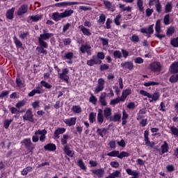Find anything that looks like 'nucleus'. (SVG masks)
Listing matches in <instances>:
<instances>
[{
  "instance_id": "f257e3e1",
  "label": "nucleus",
  "mask_w": 178,
  "mask_h": 178,
  "mask_svg": "<svg viewBox=\"0 0 178 178\" xmlns=\"http://www.w3.org/2000/svg\"><path fill=\"white\" fill-rule=\"evenodd\" d=\"M47 29L42 30V34L40 35L38 38V44L39 46L37 47L36 51H38V55L43 54V55H48V51L45 49L48 48V43L45 41H48L49 38L54 37V33H47Z\"/></svg>"
},
{
  "instance_id": "f03ea898",
  "label": "nucleus",
  "mask_w": 178,
  "mask_h": 178,
  "mask_svg": "<svg viewBox=\"0 0 178 178\" xmlns=\"http://www.w3.org/2000/svg\"><path fill=\"white\" fill-rule=\"evenodd\" d=\"M105 59V54L104 52H98L97 55H93L90 60H87L88 66H94L95 65H101L102 60Z\"/></svg>"
},
{
  "instance_id": "7ed1b4c3",
  "label": "nucleus",
  "mask_w": 178,
  "mask_h": 178,
  "mask_svg": "<svg viewBox=\"0 0 178 178\" xmlns=\"http://www.w3.org/2000/svg\"><path fill=\"white\" fill-rule=\"evenodd\" d=\"M105 88V80L103 78H99L97 81V86H96L94 92L95 94H99L101 91H104Z\"/></svg>"
},
{
  "instance_id": "20e7f679",
  "label": "nucleus",
  "mask_w": 178,
  "mask_h": 178,
  "mask_svg": "<svg viewBox=\"0 0 178 178\" xmlns=\"http://www.w3.org/2000/svg\"><path fill=\"white\" fill-rule=\"evenodd\" d=\"M105 88V80L103 78H99L97 81V86H96L94 92L95 94H99L101 91H104Z\"/></svg>"
},
{
  "instance_id": "39448f33",
  "label": "nucleus",
  "mask_w": 178,
  "mask_h": 178,
  "mask_svg": "<svg viewBox=\"0 0 178 178\" xmlns=\"http://www.w3.org/2000/svg\"><path fill=\"white\" fill-rule=\"evenodd\" d=\"M23 144L29 151V154H33V151H34V145H33V143H31V138H25L23 140Z\"/></svg>"
},
{
  "instance_id": "423d86ee",
  "label": "nucleus",
  "mask_w": 178,
  "mask_h": 178,
  "mask_svg": "<svg viewBox=\"0 0 178 178\" xmlns=\"http://www.w3.org/2000/svg\"><path fill=\"white\" fill-rule=\"evenodd\" d=\"M24 122H30L31 123H34V115H33V111L28 109L26 113L23 116Z\"/></svg>"
},
{
  "instance_id": "0eeeda50",
  "label": "nucleus",
  "mask_w": 178,
  "mask_h": 178,
  "mask_svg": "<svg viewBox=\"0 0 178 178\" xmlns=\"http://www.w3.org/2000/svg\"><path fill=\"white\" fill-rule=\"evenodd\" d=\"M149 131L145 130L144 131V140H145V145H147V147H149L150 148H154V147H155V143L151 142V140H149Z\"/></svg>"
},
{
  "instance_id": "6e6552de",
  "label": "nucleus",
  "mask_w": 178,
  "mask_h": 178,
  "mask_svg": "<svg viewBox=\"0 0 178 178\" xmlns=\"http://www.w3.org/2000/svg\"><path fill=\"white\" fill-rule=\"evenodd\" d=\"M150 70L154 73H159L162 70V65L159 62H153L149 65Z\"/></svg>"
},
{
  "instance_id": "1a4fd4ad",
  "label": "nucleus",
  "mask_w": 178,
  "mask_h": 178,
  "mask_svg": "<svg viewBox=\"0 0 178 178\" xmlns=\"http://www.w3.org/2000/svg\"><path fill=\"white\" fill-rule=\"evenodd\" d=\"M140 31L142 33V34H147L148 38H149L151 35L154 34V24L152 25H149L148 28H141L140 29Z\"/></svg>"
},
{
  "instance_id": "9d476101",
  "label": "nucleus",
  "mask_w": 178,
  "mask_h": 178,
  "mask_svg": "<svg viewBox=\"0 0 178 178\" xmlns=\"http://www.w3.org/2000/svg\"><path fill=\"white\" fill-rule=\"evenodd\" d=\"M121 67L132 72V70H134V63L133 61H124L121 63Z\"/></svg>"
},
{
  "instance_id": "9b49d317",
  "label": "nucleus",
  "mask_w": 178,
  "mask_h": 178,
  "mask_svg": "<svg viewBox=\"0 0 178 178\" xmlns=\"http://www.w3.org/2000/svg\"><path fill=\"white\" fill-rule=\"evenodd\" d=\"M63 72L59 74V79H60V80H63V81H65V83H69V76H67V74H69V70L67 68H64L63 69Z\"/></svg>"
},
{
  "instance_id": "f8f14e48",
  "label": "nucleus",
  "mask_w": 178,
  "mask_h": 178,
  "mask_svg": "<svg viewBox=\"0 0 178 178\" xmlns=\"http://www.w3.org/2000/svg\"><path fill=\"white\" fill-rule=\"evenodd\" d=\"M91 172L95 176H97L98 178L104 177V175H105V170L104 168H97L95 170H92Z\"/></svg>"
},
{
  "instance_id": "ddd939ff",
  "label": "nucleus",
  "mask_w": 178,
  "mask_h": 178,
  "mask_svg": "<svg viewBox=\"0 0 178 178\" xmlns=\"http://www.w3.org/2000/svg\"><path fill=\"white\" fill-rule=\"evenodd\" d=\"M63 122L66 124V126L72 127V126H74L76 124V122H77V118L76 117H72L71 118H67L63 120Z\"/></svg>"
},
{
  "instance_id": "4468645a",
  "label": "nucleus",
  "mask_w": 178,
  "mask_h": 178,
  "mask_svg": "<svg viewBox=\"0 0 178 178\" xmlns=\"http://www.w3.org/2000/svg\"><path fill=\"white\" fill-rule=\"evenodd\" d=\"M63 152L65 155L70 156V158H73L74 156V151L70 150L69 145H65L63 147Z\"/></svg>"
},
{
  "instance_id": "2eb2a0df",
  "label": "nucleus",
  "mask_w": 178,
  "mask_h": 178,
  "mask_svg": "<svg viewBox=\"0 0 178 178\" xmlns=\"http://www.w3.org/2000/svg\"><path fill=\"white\" fill-rule=\"evenodd\" d=\"M27 10H29V5L23 4L20 6L17 11L18 16H23V15L27 13Z\"/></svg>"
},
{
  "instance_id": "dca6fc26",
  "label": "nucleus",
  "mask_w": 178,
  "mask_h": 178,
  "mask_svg": "<svg viewBox=\"0 0 178 178\" xmlns=\"http://www.w3.org/2000/svg\"><path fill=\"white\" fill-rule=\"evenodd\" d=\"M104 116L106 120H111V118H112V108L109 107H106L104 110Z\"/></svg>"
},
{
  "instance_id": "f3484780",
  "label": "nucleus",
  "mask_w": 178,
  "mask_h": 178,
  "mask_svg": "<svg viewBox=\"0 0 178 178\" xmlns=\"http://www.w3.org/2000/svg\"><path fill=\"white\" fill-rule=\"evenodd\" d=\"M47 130H38L35 132V136H40V141H45V136H47Z\"/></svg>"
},
{
  "instance_id": "a211bd4d",
  "label": "nucleus",
  "mask_w": 178,
  "mask_h": 178,
  "mask_svg": "<svg viewBox=\"0 0 178 178\" xmlns=\"http://www.w3.org/2000/svg\"><path fill=\"white\" fill-rule=\"evenodd\" d=\"M16 8L15 7H13L11 9H9L7 10L6 13V19L8 20H13V17H15V10Z\"/></svg>"
},
{
  "instance_id": "6ab92c4d",
  "label": "nucleus",
  "mask_w": 178,
  "mask_h": 178,
  "mask_svg": "<svg viewBox=\"0 0 178 178\" xmlns=\"http://www.w3.org/2000/svg\"><path fill=\"white\" fill-rule=\"evenodd\" d=\"M66 131V129L63 128V127H58L57 128L54 134V138H59V136H60V134H63V133H65Z\"/></svg>"
},
{
  "instance_id": "aec40b11",
  "label": "nucleus",
  "mask_w": 178,
  "mask_h": 178,
  "mask_svg": "<svg viewBox=\"0 0 178 178\" xmlns=\"http://www.w3.org/2000/svg\"><path fill=\"white\" fill-rule=\"evenodd\" d=\"M161 153L160 155H163V154H166V152H169V143L168 142L164 141L163 144L161 146Z\"/></svg>"
},
{
  "instance_id": "412c9836",
  "label": "nucleus",
  "mask_w": 178,
  "mask_h": 178,
  "mask_svg": "<svg viewBox=\"0 0 178 178\" xmlns=\"http://www.w3.org/2000/svg\"><path fill=\"white\" fill-rule=\"evenodd\" d=\"M106 92H103L101 94V96L99 98V102H100L102 106H106L108 102H106Z\"/></svg>"
},
{
  "instance_id": "4be33fe9",
  "label": "nucleus",
  "mask_w": 178,
  "mask_h": 178,
  "mask_svg": "<svg viewBox=\"0 0 178 178\" xmlns=\"http://www.w3.org/2000/svg\"><path fill=\"white\" fill-rule=\"evenodd\" d=\"M45 151L54 152L56 151V145L54 143H48L44 146Z\"/></svg>"
},
{
  "instance_id": "5701e85b",
  "label": "nucleus",
  "mask_w": 178,
  "mask_h": 178,
  "mask_svg": "<svg viewBox=\"0 0 178 178\" xmlns=\"http://www.w3.org/2000/svg\"><path fill=\"white\" fill-rule=\"evenodd\" d=\"M104 111L102 109L99 108L98 110V113H97V122L99 124H102L104 123Z\"/></svg>"
},
{
  "instance_id": "b1692460",
  "label": "nucleus",
  "mask_w": 178,
  "mask_h": 178,
  "mask_svg": "<svg viewBox=\"0 0 178 178\" xmlns=\"http://www.w3.org/2000/svg\"><path fill=\"white\" fill-rule=\"evenodd\" d=\"M170 72L172 73V74H176V73H178V62H174L171 64L170 67Z\"/></svg>"
},
{
  "instance_id": "393cba45",
  "label": "nucleus",
  "mask_w": 178,
  "mask_h": 178,
  "mask_svg": "<svg viewBox=\"0 0 178 178\" xmlns=\"http://www.w3.org/2000/svg\"><path fill=\"white\" fill-rule=\"evenodd\" d=\"M79 29L81 30V31H82L83 35H87L88 37H90V35H91L90 29L86 28L84 26L80 25L79 26Z\"/></svg>"
},
{
  "instance_id": "a878e982",
  "label": "nucleus",
  "mask_w": 178,
  "mask_h": 178,
  "mask_svg": "<svg viewBox=\"0 0 178 178\" xmlns=\"http://www.w3.org/2000/svg\"><path fill=\"white\" fill-rule=\"evenodd\" d=\"M173 9V3L172 1H168L165 6V13H170Z\"/></svg>"
},
{
  "instance_id": "bb28decb",
  "label": "nucleus",
  "mask_w": 178,
  "mask_h": 178,
  "mask_svg": "<svg viewBox=\"0 0 178 178\" xmlns=\"http://www.w3.org/2000/svg\"><path fill=\"white\" fill-rule=\"evenodd\" d=\"M122 119V115L119 113H115L114 115H111L110 118V122H114L115 123L116 122H120Z\"/></svg>"
},
{
  "instance_id": "cd10ccee",
  "label": "nucleus",
  "mask_w": 178,
  "mask_h": 178,
  "mask_svg": "<svg viewBox=\"0 0 178 178\" xmlns=\"http://www.w3.org/2000/svg\"><path fill=\"white\" fill-rule=\"evenodd\" d=\"M129 118V114L126 112V110H123L122 111V126H125L127 123V119Z\"/></svg>"
},
{
  "instance_id": "c85d7f7f",
  "label": "nucleus",
  "mask_w": 178,
  "mask_h": 178,
  "mask_svg": "<svg viewBox=\"0 0 178 178\" xmlns=\"http://www.w3.org/2000/svg\"><path fill=\"white\" fill-rule=\"evenodd\" d=\"M161 97V94L159 92H154L153 95H151L152 99H149V102H156V101H159V98Z\"/></svg>"
},
{
  "instance_id": "c756f323",
  "label": "nucleus",
  "mask_w": 178,
  "mask_h": 178,
  "mask_svg": "<svg viewBox=\"0 0 178 178\" xmlns=\"http://www.w3.org/2000/svg\"><path fill=\"white\" fill-rule=\"evenodd\" d=\"M108 129L106 128H103L102 129H97L96 131L97 134H98L99 136H100V137L104 138V136H106V134H108Z\"/></svg>"
},
{
  "instance_id": "7c9ffc66",
  "label": "nucleus",
  "mask_w": 178,
  "mask_h": 178,
  "mask_svg": "<svg viewBox=\"0 0 178 178\" xmlns=\"http://www.w3.org/2000/svg\"><path fill=\"white\" fill-rule=\"evenodd\" d=\"M52 17L54 22H59V20L63 19V17L62 16V13H54L52 15Z\"/></svg>"
},
{
  "instance_id": "2f4dec72",
  "label": "nucleus",
  "mask_w": 178,
  "mask_h": 178,
  "mask_svg": "<svg viewBox=\"0 0 178 178\" xmlns=\"http://www.w3.org/2000/svg\"><path fill=\"white\" fill-rule=\"evenodd\" d=\"M74 12L73 10H65L63 13H61V16L63 17V19H65V17H70V16L73 15Z\"/></svg>"
},
{
  "instance_id": "473e14b6",
  "label": "nucleus",
  "mask_w": 178,
  "mask_h": 178,
  "mask_svg": "<svg viewBox=\"0 0 178 178\" xmlns=\"http://www.w3.org/2000/svg\"><path fill=\"white\" fill-rule=\"evenodd\" d=\"M30 172H33V167L28 166L22 170L21 175L22 176H27Z\"/></svg>"
},
{
  "instance_id": "72a5a7b5",
  "label": "nucleus",
  "mask_w": 178,
  "mask_h": 178,
  "mask_svg": "<svg viewBox=\"0 0 178 178\" xmlns=\"http://www.w3.org/2000/svg\"><path fill=\"white\" fill-rule=\"evenodd\" d=\"M129 156H130V154L129 152L123 151L120 153V152L118 151V158L119 159H123V158H127Z\"/></svg>"
},
{
  "instance_id": "f704fd0d",
  "label": "nucleus",
  "mask_w": 178,
  "mask_h": 178,
  "mask_svg": "<svg viewBox=\"0 0 178 178\" xmlns=\"http://www.w3.org/2000/svg\"><path fill=\"white\" fill-rule=\"evenodd\" d=\"M137 6L139 12H144V0H137Z\"/></svg>"
},
{
  "instance_id": "c9c22d12",
  "label": "nucleus",
  "mask_w": 178,
  "mask_h": 178,
  "mask_svg": "<svg viewBox=\"0 0 178 178\" xmlns=\"http://www.w3.org/2000/svg\"><path fill=\"white\" fill-rule=\"evenodd\" d=\"M13 41L16 48H22V47H23V43L17 38V37L14 36Z\"/></svg>"
},
{
  "instance_id": "e433bc0d",
  "label": "nucleus",
  "mask_w": 178,
  "mask_h": 178,
  "mask_svg": "<svg viewBox=\"0 0 178 178\" xmlns=\"http://www.w3.org/2000/svg\"><path fill=\"white\" fill-rule=\"evenodd\" d=\"M15 83L17 84V87H19V88H23V86H24L23 79L20 78L19 76H17Z\"/></svg>"
},
{
  "instance_id": "4c0bfd02",
  "label": "nucleus",
  "mask_w": 178,
  "mask_h": 178,
  "mask_svg": "<svg viewBox=\"0 0 178 178\" xmlns=\"http://www.w3.org/2000/svg\"><path fill=\"white\" fill-rule=\"evenodd\" d=\"M91 49V46L88 44H81L80 47V51L82 54H86V52L88 50Z\"/></svg>"
},
{
  "instance_id": "58836bf2",
  "label": "nucleus",
  "mask_w": 178,
  "mask_h": 178,
  "mask_svg": "<svg viewBox=\"0 0 178 178\" xmlns=\"http://www.w3.org/2000/svg\"><path fill=\"white\" fill-rule=\"evenodd\" d=\"M63 8L65 6H72V5H79L80 3L79 1H64L62 2Z\"/></svg>"
},
{
  "instance_id": "ea45409f",
  "label": "nucleus",
  "mask_w": 178,
  "mask_h": 178,
  "mask_svg": "<svg viewBox=\"0 0 178 178\" xmlns=\"http://www.w3.org/2000/svg\"><path fill=\"white\" fill-rule=\"evenodd\" d=\"M106 20V15H105V14H101L99 17V19L97 20V23H99V24H105Z\"/></svg>"
},
{
  "instance_id": "a19ab883",
  "label": "nucleus",
  "mask_w": 178,
  "mask_h": 178,
  "mask_svg": "<svg viewBox=\"0 0 178 178\" xmlns=\"http://www.w3.org/2000/svg\"><path fill=\"white\" fill-rule=\"evenodd\" d=\"M121 173L120 171L116 170L113 172V173L110 174L108 177H106L105 178H116L120 177Z\"/></svg>"
},
{
  "instance_id": "79ce46f5",
  "label": "nucleus",
  "mask_w": 178,
  "mask_h": 178,
  "mask_svg": "<svg viewBox=\"0 0 178 178\" xmlns=\"http://www.w3.org/2000/svg\"><path fill=\"white\" fill-rule=\"evenodd\" d=\"M163 24H165V26H169V24H170V14H167L164 16Z\"/></svg>"
},
{
  "instance_id": "37998d69",
  "label": "nucleus",
  "mask_w": 178,
  "mask_h": 178,
  "mask_svg": "<svg viewBox=\"0 0 178 178\" xmlns=\"http://www.w3.org/2000/svg\"><path fill=\"white\" fill-rule=\"evenodd\" d=\"M155 8L157 13H161V12H162V4H161V1L159 0H156Z\"/></svg>"
},
{
  "instance_id": "c03bdc74",
  "label": "nucleus",
  "mask_w": 178,
  "mask_h": 178,
  "mask_svg": "<svg viewBox=\"0 0 178 178\" xmlns=\"http://www.w3.org/2000/svg\"><path fill=\"white\" fill-rule=\"evenodd\" d=\"M67 140H69V135L64 134L63 138H61V145H67Z\"/></svg>"
},
{
  "instance_id": "a18cd8bd",
  "label": "nucleus",
  "mask_w": 178,
  "mask_h": 178,
  "mask_svg": "<svg viewBox=\"0 0 178 178\" xmlns=\"http://www.w3.org/2000/svg\"><path fill=\"white\" fill-rule=\"evenodd\" d=\"M35 94H42V92L40 89H33L28 94L29 97H34Z\"/></svg>"
},
{
  "instance_id": "49530a36",
  "label": "nucleus",
  "mask_w": 178,
  "mask_h": 178,
  "mask_svg": "<svg viewBox=\"0 0 178 178\" xmlns=\"http://www.w3.org/2000/svg\"><path fill=\"white\" fill-rule=\"evenodd\" d=\"M155 31L158 34H161V19L156 22Z\"/></svg>"
},
{
  "instance_id": "de8ad7c7",
  "label": "nucleus",
  "mask_w": 178,
  "mask_h": 178,
  "mask_svg": "<svg viewBox=\"0 0 178 178\" xmlns=\"http://www.w3.org/2000/svg\"><path fill=\"white\" fill-rule=\"evenodd\" d=\"M78 166L80 167V169H81V170H87V166H86V164L84 163V161H83L82 159L79 160Z\"/></svg>"
},
{
  "instance_id": "09e8293b",
  "label": "nucleus",
  "mask_w": 178,
  "mask_h": 178,
  "mask_svg": "<svg viewBox=\"0 0 178 178\" xmlns=\"http://www.w3.org/2000/svg\"><path fill=\"white\" fill-rule=\"evenodd\" d=\"M97 118V113L92 112L89 114V121L90 123H94Z\"/></svg>"
},
{
  "instance_id": "8fccbe9b",
  "label": "nucleus",
  "mask_w": 178,
  "mask_h": 178,
  "mask_svg": "<svg viewBox=\"0 0 178 178\" xmlns=\"http://www.w3.org/2000/svg\"><path fill=\"white\" fill-rule=\"evenodd\" d=\"M72 111L74 112V113H81V107L80 106H73L72 108Z\"/></svg>"
},
{
  "instance_id": "3c124183",
  "label": "nucleus",
  "mask_w": 178,
  "mask_h": 178,
  "mask_svg": "<svg viewBox=\"0 0 178 178\" xmlns=\"http://www.w3.org/2000/svg\"><path fill=\"white\" fill-rule=\"evenodd\" d=\"M9 97V90H3L0 93V99H3V98H8Z\"/></svg>"
},
{
  "instance_id": "603ef678",
  "label": "nucleus",
  "mask_w": 178,
  "mask_h": 178,
  "mask_svg": "<svg viewBox=\"0 0 178 178\" xmlns=\"http://www.w3.org/2000/svg\"><path fill=\"white\" fill-rule=\"evenodd\" d=\"M40 83L43 87H44V88H47V90H50V88H52V85L45 81H41Z\"/></svg>"
},
{
  "instance_id": "864d4df0",
  "label": "nucleus",
  "mask_w": 178,
  "mask_h": 178,
  "mask_svg": "<svg viewBox=\"0 0 178 178\" xmlns=\"http://www.w3.org/2000/svg\"><path fill=\"white\" fill-rule=\"evenodd\" d=\"M119 8L120 9H122L123 12H131V7L128 6L127 8H124V4L120 3Z\"/></svg>"
},
{
  "instance_id": "5fc2aeb1",
  "label": "nucleus",
  "mask_w": 178,
  "mask_h": 178,
  "mask_svg": "<svg viewBox=\"0 0 178 178\" xmlns=\"http://www.w3.org/2000/svg\"><path fill=\"white\" fill-rule=\"evenodd\" d=\"M143 86H145V87H151V86H159V83L155 81H149L143 83Z\"/></svg>"
},
{
  "instance_id": "6e6d98bb",
  "label": "nucleus",
  "mask_w": 178,
  "mask_h": 178,
  "mask_svg": "<svg viewBox=\"0 0 178 178\" xmlns=\"http://www.w3.org/2000/svg\"><path fill=\"white\" fill-rule=\"evenodd\" d=\"M108 156H111V157H116L118 158L119 155V150H113L112 152H110L107 154Z\"/></svg>"
},
{
  "instance_id": "4d7b16f0",
  "label": "nucleus",
  "mask_w": 178,
  "mask_h": 178,
  "mask_svg": "<svg viewBox=\"0 0 178 178\" xmlns=\"http://www.w3.org/2000/svg\"><path fill=\"white\" fill-rule=\"evenodd\" d=\"M126 172L127 175H129V176H138V172H137L136 171H133L130 168L127 169Z\"/></svg>"
},
{
  "instance_id": "13d9d810",
  "label": "nucleus",
  "mask_w": 178,
  "mask_h": 178,
  "mask_svg": "<svg viewBox=\"0 0 178 178\" xmlns=\"http://www.w3.org/2000/svg\"><path fill=\"white\" fill-rule=\"evenodd\" d=\"M113 56L116 59H122V52H120V51L119 50H115L113 52Z\"/></svg>"
},
{
  "instance_id": "bf43d9fd",
  "label": "nucleus",
  "mask_w": 178,
  "mask_h": 178,
  "mask_svg": "<svg viewBox=\"0 0 178 178\" xmlns=\"http://www.w3.org/2000/svg\"><path fill=\"white\" fill-rule=\"evenodd\" d=\"M170 131L172 132V134L174 136H177L178 137V129L176 128L175 126L170 127Z\"/></svg>"
},
{
  "instance_id": "052dcab7",
  "label": "nucleus",
  "mask_w": 178,
  "mask_h": 178,
  "mask_svg": "<svg viewBox=\"0 0 178 178\" xmlns=\"http://www.w3.org/2000/svg\"><path fill=\"white\" fill-rule=\"evenodd\" d=\"M170 83H177L178 81V74L176 75H172L169 79Z\"/></svg>"
},
{
  "instance_id": "680f3d73",
  "label": "nucleus",
  "mask_w": 178,
  "mask_h": 178,
  "mask_svg": "<svg viewBox=\"0 0 178 178\" xmlns=\"http://www.w3.org/2000/svg\"><path fill=\"white\" fill-rule=\"evenodd\" d=\"M98 99L97 97L94 95V94H91L90 97L89 98V102H91V104H93V105H95L97 104V102Z\"/></svg>"
},
{
  "instance_id": "e2e57ef3",
  "label": "nucleus",
  "mask_w": 178,
  "mask_h": 178,
  "mask_svg": "<svg viewBox=\"0 0 178 178\" xmlns=\"http://www.w3.org/2000/svg\"><path fill=\"white\" fill-rule=\"evenodd\" d=\"M26 105V100H22L18 102L15 106L16 108H17V109H20V108H22V106H24Z\"/></svg>"
},
{
  "instance_id": "0e129e2a",
  "label": "nucleus",
  "mask_w": 178,
  "mask_h": 178,
  "mask_svg": "<svg viewBox=\"0 0 178 178\" xmlns=\"http://www.w3.org/2000/svg\"><path fill=\"white\" fill-rule=\"evenodd\" d=\"M170 44L175 48H178V37L171 40Z\"/></svg>"
},
{
  "instance_id": "69168bd1",
  "label": "nucleus",
  "mask_w": 178,
  "mask_h": 178,
  "mask_svg": "<svg viewBox=\"0 0 178 178\" xmlns=\"http://www.w3.org/2000/svg\"><path fill=\"white\" fill-rule=\"evenodd\" d=\"M166 34H167V35H173V34H175V27H173V26H170V27L167 29Z\"/></svg>"
},
{
  "instance_id": "338daca9",
  "label": "nucleus",
  "mask_w": 178,
  "mask_h": 178,
  "mask_svg": "<svg viewBox=\"0 0 178 178\" xmlns=\"http://www.w3.org/2000/svg\"><path fill=\"white\" fill-rule=\"evenodd\" d=\"M63 42L65 47L69 46L72 44V40L70 39V38H64L63 40Z\"/></svg>"
},
{
  "instance_id": "774afa93",
  "label": "nucleus",
  "mask_w": 178,
  "mask_h": 178,
  "mask_svg": "<svg viewBox=\"0 0 178 178\" xmlns=\"http://www.w3.org/2000/svg\"><path fill=\"white\" fill-rule=\"evenodd\" d=\"M131 41H132V42H140V38L138 35L134 34L131 36Z\"/></svg>"
}]
</instances>
